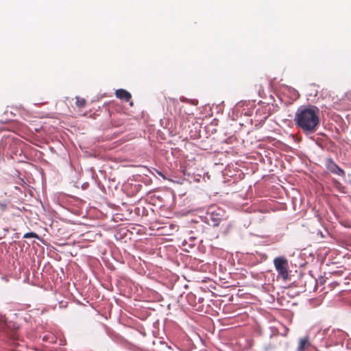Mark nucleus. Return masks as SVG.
Segmentation results:
<instances>
[{
    "instance_id": "1",
    "label": "nucleus",
    "mask_w": 351,
    "mask_h": 351,
    "mask_svg": "<svg viewBox=\"0 0 351 351\" xmlns=\"http://www.w3.org/2000/svg\"><path fill=\"white\" fill-rule=\"evenodd\" d=\"M319 109L315 106H300L298 108L294 123L302 132L308 136L315 133L319 127Z\"/></svg>"
},
{
    "instance_id": "2",
    "label": "nucleus",
    "mask_w": 351,
    "mask_h": 351,
    "mask_svg": "<svg viewBox=\"0 0 351 351\" xmlns=\"http://www.w3.org/2000/svg\"><path fill=\"white\" fill-rule=\"evenodd\" d=\"M204 218L208 225L217 227L223 220L226 219V212L219 207L210 206L206 211Z\"/></svg>"
},
{
    "instance_id": "3",
    "label": "nucleus",
    "mask_w": 351,
    "mask_h": 351,
    "mask_svg": "<svg viewBox=\"0 0 351 351\" xmlns=\"http://www.w3.org/2000/svg\"><path fill=\"white\" fill-rule=\"evenodd\" d=\"M274 265L278 273L277 277L287 280L289 278L288 260L285 256H278L274 260Z\"/></svg>"
},
{
    "instance_id": "4",
    "label": "nucleus",
    "mask_w": 351,
    "mask_h": 351,
    "mask_svg": "<svg viewBox=\"0 0 351 351\" xmlns=\"http://www.w3.org/2000/svg\"><path fill=\"white\" fill-rule=\"evenodd\" d=\"M327 169L332 173L338 176H343L344 171L340 168L336 163L333 162L331 158H328L327 160Z\"/></svg>"
},
{
    "instance_id": "5",
    "label": "nucleus",
    "mask_w": 351,
    "mask_h": 351,
    "mask_svg": "<svg viewBox=\"0 0 351 351\" xmlns=\"http://www.w3.org/2000/svg\"><path fill=\"white\" fill-rule=\"evenodd\" d=\"M332 333L334 337H330L331 341L335 344H337L339 342L341 341L348 335L345 332L339 329H332Z\"/></svg>"
},
{
    "instance_id": "6",
    "label": "nucleus",
    "mask_w": 351,
    "mask_h": 351,
    "mask_svg": "<svg viewBox=\"0 0 351 351\" xmlns=\"http://www.w3.org/2000/svg\"><path fill=\"white\" fill-rule=\"evenodd\" d=\"M191 223L193 224V228L195 229L196 232L203 233L205 231L206 227L204 224V221L202 217H198V219H192Z\"/></svg>"
},
{
    "instance_id": "7",
    "label": "nucleus",
    "mask_w": 351,
    "mask_h": 351,
    "mask_svg": "<svg viewBox=\"0 0 351 351\" xmlns=\"http://www.w3.org/2000/svg\"><path fill=\"white\" fill-rule=\"evenodd\" d=\"M115 95L117 98L125 101H129L132 98V95L128 90L122 88L117 90Z\"/></svg>"
},
{
    "instance_id": "8",
    "label": "nucleus",
    "mask_w": 351,
    "mask_h": 351,
    "mask_svg": "<svg viewBox=\"0 0 351 351\" xmlns=\"http://www.w3.org/2000/svg\"><path fill=\"white\" fill-rule=\"evenodd\" d=\"M310 346L311 342L309 337L308 336H305L300 339L297 351H305V350H306Z\"/></svg>"
},
{
    "instance_id": "9",
    "label": "nucleus",
    "mask_w": 351,
    "mask_h": 351,
    "mask_svg": "<svg viewBox=\"0 0 351 351\" xmlns=\"http://www.w3.org/2000/svg\"><path fill=\"white\" fill-rule=\"evenodd\" d=\"M23 238H25V239H29V238L39 239V236L34 232H29L25 233L23 235Z\"/></svg>"
},
{
    "instance_id": "10",
    "label": "nucleus",
    "mask_w": 351,
    "mask_h": 351,
    "mask_svg": "<svg viewBox=\"0 0 351 351\" xmlns=\"http://www.w3.org/2000/svg\"><path fill=\"white\" fill-rule=\"evenodd\" d=\"M9 202L8 201H0V210L5 211L8 208Z\"/></svg>"
},
{
    "instance_id": "11",
    "label": "nucleus",
    "mask_w": 351,
    "mask_h": 351,
    "mask_svg": "<svg viewBox=\"0 0 351 351\" xmlns=\"http://www.w3.org/2000/svg\"><path fill=\"white\" fill-rule=\"evenodd\" d=\"M76 105L77 106L80 107V108H82L85 106V99H80V97H76Z\"/></svg>"
},
{
    "instance_id": "12",
    "label": "nucleus",
    "mask_w": 351,
    "mask_h": 351,
    "mask_svg": "<svg viewBox=\"0 0 351 351\" xmlns=\"http://www.w3.org/2000/svg\"><path fill=\"white\" fill-rule=\"evenodd\" d=\"M180 101L182 102L189 103V104H191L193 105H197V101L191 100V99L185 98V97H181L180 98Z\"/></svg>"
},
{
    "instance_id": "13",
    "label": "nucleus",
    "mask_w": 351,
    "mask_h": 351,
    "mask_svg": "<svg viewBox=\"0 0 351 351\" xmlns=\"http://www.w3.org/2000/svg\"><path fill=\"white\" fill-rule=\"evenodd\" d=\"M232 224L231 223H228L224 228H223V233L224 234H227L230 230L232 229Z\"/></svg>"
},
{
    "instance_id": "14",
    "label": "nucleus",
    "mask_w": 351,
    "mask_h": 351,
    "mask_svg": "<svg viewBox=\"0 0 351 351\" xmlns=\"http://www.w3.org/2000/svg\"><path fill=\"white\" fill-rule=\"evenodd\" d=\"M346 348L348 350H351V339L348 338L346 342Z\"/></svg>"
},
{
    "instance_id": "15",
    "label": "nucleus",
    "mask_w": 351,
    "mask_h": 351,
    "mask_svg": "<svg viewBox=\"0 0 351 351\" xmlns=\"http://www.w3.org/2000/svg\"><path fill=\"white\" fill-rule=\"evenodd\" d=\"M157 173L159 176H160L161 177H162L163 178H165L164 174L161 172V171H157Z\"/></svg>"
}]
</instances>
